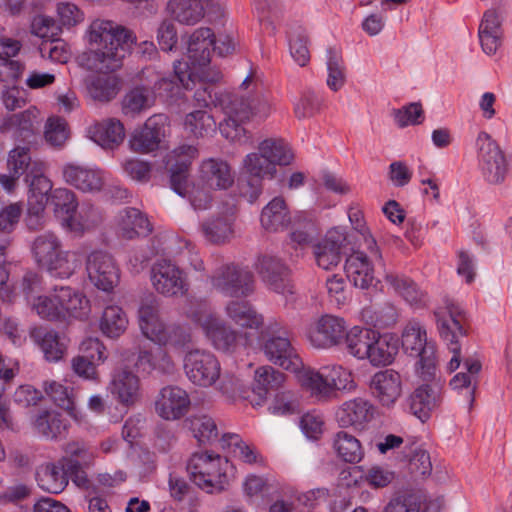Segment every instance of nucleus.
I'll list each match as a JSON object with an SVG mask.
<instances>
[{
    "mask_svg": "<svg viewBox=\"0 0 512 512\" xmlns=\"http://www.w3.org/2000/svg\"><path fill=\"white\" fill-rule=\"evenodd\" d=\"M134 40L130 30L112 21H93L89 41L95 47L88 57L90 68L105 72L120 68Z\"/></svg>",
    "mask_w": 512,
    "mask_h": 512,
    "instance_id": "1",
    "label": "nucleus"
},
{
    "mask_svg": "<svg viewBox=\"0 0 512 512\" xmlns=\"http://www.w3.org/2000/svg\"><path fill=\"white\" fill-rule=\"evenodd\" d=\"M221 109L227 116L225 122L220 124L222 135L233 142L246 144L250 137L241 124L248 121H264L274 110V104L262 93L232 94L222 98Z\"/></svg>",
    "mask_w": 512,
    "mask_h": 512,
    "instance_id": "2",
    "label": "nucleus"
},
{
    "mask_svg": "<svg viewBox=\"0 0 512 512\" xmlns=\"http://www.w3.org/2000/svg\"><path fill=\"white\" fill-rule=\"evenodd\" d=\"M160 301L150 295L142 300L138 310L139 327L142 334L153 343L175 350L192 344L191 328L177 321L166 322L160 315Z\"/></svg>",
    "mask_w": 512,
    "mask_h": 512,
    "instance_id": "3",
    "label": "nucleus"
},
{
    "mask_svg": "<svg viewBox=\"0 0 512 512\" xmlns=\"http://www.w3.org/2000/svg\"><path fill=\"white\" fill-rule=\"evenodd\" d=\"M232 468L227 458L212 451H196L187 461L186 469L191 481L208 492H221L228 484V471Z\"/></svg>",
    "mask_w": 512,
    "mask_h": 512,
    "instance_id": "4",
    "label": "nucleus"
},
{
    "mask_svg": "<svg viewBox=\"0 0 512 512\" xmlns=\"http://www.w3.org/2000/svg\"><path fill=\"white\" fill-rule=\"evenodd\" d=\"M258 341L268 361L286 370L297 372L302 360L290 340V334L280 322L270 319L261 328Z\"/></svg>",
    "mask_w": 512,
    "mask_h": 512,
    "instance_id": "5",
    "label": "nucleus"
},
{
    "mask_svg": "<svg viewBox=\"0 0 512 512\" xmlns=\"http://www.w3.org/2000/svg\"><path fill=\"white\" fill-rule=\"evenodd\" d=\"M434 317L440 337L453 353L448 368L454 371L461 364L459 338L466 333L463 327L464 312L453 299H445L444 306L434 310Z\"/></svg>",
    "mask_w": 512,
    "mask_h": 512,
    "instance_id": "6",
    "label": "nucleus"
},
{
    "mask_svg": "<svg viewBox=\"0 0 512 512\" xmlns=\"http://www.w3.org/2000/svg\"><path fill=\"white\" fill-rule=\"evenodd\" d=\"M276 171L271 160L259 150L247 154L241 163L238 178L239 194L248 202H255L262 193L263 180L265 178L272 179Z\"/></svg>",
    "mask_w": 512,
    "mask_h": 512,
    "instance_id": "7",
    "label": "nucleus"
},
{
    "mask_svg": "<svg viewBox=\"0 0 512 512\" xmlns=\"http://www.w3.org/2000/svg\"><path fill=\"white\" fill-rule=\"evenodd\" d=\"M402 347L411 356L418 357L417 374L423 381H430L436 373L435 346L427 341V334L420 322L407 323L402 333Z\"/></svg>",
    "mask_w": 512,
    "mask_h": 512,
    "instance_id": "8",
    "label": "nucleus"
},
{
    "mask_svg": "<svg viewBox=\"0 0 512 512\" xmlns=\"http://www.w3.org/2000/svg\"><path fill=\"white\" fill-rule=\"evenodd\" d=\"M214 290L231 298H246L255 290L253 273L246 267L234 263L222 264L209 276Z\"/></svg>",
    "mask_w": 512,
    "mask_h": 512,
    "instance_id": "9",
    "label": "nucleus"
},
{
    "mask_svg": "<svg viewBox=\"0 0 512 512\" xmlns=\"http://www.w3.org/2000/svg\"><path fill=\"white\" fill-rule=\"evenodd\" d=\"M475 145L483 179L490 185L503 184L509 172V162L498 143L488 133L480 132Z\"/></svg>",
    "mask_w": 512,
    "mask_h": 512,
    "instance_id": "10",
    "label": "nucleus"
},
{
    "mask_svg": "<svg viewBox=\"0 0 512 512\" xmlns=\"http://www.w3.org/2000/svg\"><path fill=\"white\" fill-rule=\"evenodd\" d=\"M183 370L192 384L208 388L220 378L221 365L212 352L195 348L184 354Z\"/></svg>",
    "mask_w": 512,
    "mask_h": 512,
    "instance_id": "11",
    "label": "nucleus"
},
{
    "mask_svg": "<svg viewBox=\"0 0 512 512\" xmlns=\"http://www.w3.org/2000/svg\"><path fill=\"white\" fill-rule=\"evenodd\" d=\"M150 281L155 291L165 297L184 296L189 290L185 272L167 259L158 260L152 265Z\"/></svg>",
    "mask_w": 512,
    "mask_h": 512,
    "instance_id": "12",
    "label": "nucleus"
},
{
    "mask_svg": "<svg viewBox=\"0 0 512 512\" xmlns=\"http://www.w3.org/2000/svg\"><path fill=\"white\" fill-rule=\"evenodd\" d=\"M186 315L203 328L206 336L217 350L230 352L236 347L237 332L207 311L203 305H198L197 309L187 312Z\"/></svg>",
    "mask_w": 512,
    "mask_h": 512,
    "instance_id": "13",
    "label": "nucleus"
},
{
    "mask_svg": "<svg viewBox=\"0 0 512 512\" xmlns=\"http://www.w3.org/2000/svg\"><path fill=\"white\" fill-rule=\"evenodd\" d=\"M349 245V235L345 229L340 227L330 229L325 237L313 246L317 265L324 270L338 266Z\"/></svg>",
    "mask_w": 512,
    "mask_h": 512,
    "instance_id": "14",
    "label": "nucleus"
},
{
    "mask_svg": "<svg viewBox=\"0 0 512 512\" xmlns=\"http://www.w3.org/2000/svg\"><path fill=\"white\" fill-rule=\"evenodd\" d=\"M347 334L343 318L324 315L308 331L310 344L318 349H329L343 342Z\"/></svg>",
    "mask_w": 512,
    "mask_h": 512,
    "instance_id": "15",
    "label": "nucleus"
},
{
    "mask_svg": "<svg viewBox=\"0 0 512 512\" xmlns=\"http://www.w3.org/2000/svg\"><path fill=\"white\" fill-rule=\"evenodd\" d=\"M191 406L186 390L179 386L168 385L160 389L155 398L156 414L167 421H176L184 417Z\"/></svg>",
    "mask_w": 512,
    "mask_h": 512,
    "instance_id": "16",
    "label": "nucleus"
},
{
    "mask_svg": "<svg viewBox=\"0 0 512 512\" xmlns=\"http://www.w3.org/2000/svg\"><path fill=\"white\" fill-rule=\"evenodd\" d=\"M86 270L91 283L103 291H110L118 282V268L106 252H92L87 258Z\"/></svg>",
    "mask_w": 512,
    "mask_h": 512,
    "instance_id": "17",
    "label": "nucleus"
},
{
    "mask_svg": "<svg viewBox=\"0 0 512 512\" xmlns=\"http://www.w3.org/2000/svg\"><path fill=\"white\" fill-rule=\"evenodd\" d=\"M64 182L85 193L102 190L106 183L103 171L74 163H67L61 168Z\"/></svg>",
    "mask_w": 512,
    "mask_h": 512,
    "instance_id": "18",
    "label": "nucleus"
},
{
    "mask_svg": "<svg viewBox=\"0 0 512 512\" xmlns=\"http://www.w3.org/2000/svg\"><path fill=\"white\" fill-rule=\"evenodd\" d=\"M167 116L155 114L149 117L144 126L133 133L129 141L130 147L137 153H149L159 148L162 138L165 136Z\"/></svg>",
    "mask_w": 512,
    "mask_h": 512,
    "instance_id": "19",
    "label": "nucleus"
},
{
    "mask_svg": "<svg viewBox=\"0 0 512 512\" xmlns=\"http://www.w3.org/2000/svg\"><path fill=\"white\" fill-rule=\"evenodd\" d=\"M256 270L262 281L273 291L279 294L292 293L289 281V268L283 261L272 255H263L258 258Z\"/></svg>",
    "mask_w": 512,
    "mask_h": 512,
    "instance_id": "20",
    "label": "nucleus"
},
{
    "mask_svg": "<svg viewBox=\"0 0 512 512\" xmlns=\"http://www.w3.org/2000/svg\"><path fill=\"white\" fill-rule=\"evenodd\" d=\"M372 396L385 407L393 406L402 394V379L393 369L376 372L369 381Z\"/></svg>",
    "mask_w": 512,
    "mask_h": 512,
    "instance_id": "21",
    "label": "nucleus"
},
{
    "mask_svg": "<svg viewBox=\"0 0 512 512\" xmlns=\"http://www.w3.org/2000/svg\"><path fill=\"white\" fill-rule=\"evenodd\" d=\"M198 179L209 189L227 190L234 183L231 165L222 158L204 159L198 171Z\"/></svg>",
    "mask_w": 512,
    "mask_h": 512,
    "instance_id": "22",
    "label": "nucleus"
},
{
    "mask_svg": "<svg viewBox=\"0 0 512 512\" xmlns=\"http://www.w3.org/2000/svg\"><path fill=\"white\" fill-rule=\"evenodd\" d=\"M434 378L418 386L407 399L410 412L422 422L429 418L440 402V385L433 381Z\"/></svg>",
    "mask_w": 512,
    "mask_h": 512,
    "instance_id": "23",
    "label": "nucleus"
},
{
    "mask_svg": "<svg viewBox=\"0 0 512 512\" xmlns=\"http://www.w3.org/2000/svg\"><path fill=\"white\" fill-rule=\"evenodd\" d=\"M57 304H59L61 321L70 319L83 320L90 313V305L87 297L81 292L69 287H56Z\"/></svg>",
    "mask_w": 512,
    "mask_h": 512,
    "instance_id": "24",
    "label": "nucleus"
},
{
    "mask_svg": "<svg viewBox=\"0 0 512 512\" xmlns=\"http://www.w3.org/2000/svg\"><path fill=\"white\" fill-rule=\"evenodd\" d=\"M175 72L185 89H193L196 87V82L214 86L222 77L221 72L215 67H210L209 64L189 65L181 61H175Z\"/></svg>",
    "mask_w": 512,
    "mask_h": 512,
    "instance_id": "25",
    "label": "nucleus"
},
{
    "mask_svg": "<svg viewBox=\"0 0 512 512\" xmlns=\"http://www.w3.org/2000/svg\"><path fill=\"white\" fill-rule=\"evenodd\" d=\"M234 209L230 207L225 212L213 215L201 223V231L207 242L221 245L229 242L234 234Z\"/></svg>",
    "mask_w": 512,
    "mask_h": 512,
    "instance_id": "26",
    "label": "nucleus"
},
{
    "mask_svg": "<svg viewBox=\"0 0 512 512\" xmlns=\"http://www.w3.org/2000/svg\"><path fill=\"white\" fill-rule=\"evenodd\" d=\"M478 37L483 52L489 56L494 55L502 45V19L496 9L491 8L484 13Z\"/></svg>",
    "mask_w": 512,
    "mask_h": 512,
    "instance_id": "27",
    "label": "nucleus"
},
{
    "mask_svg": "<svg viewBox=\"0 0 512 512\" xmlns=\"http://www.w3.org/2000/svg\"><path fill=\"white\" fill-rule=\"evenodd\" d=\"M373 415L372 404L364 398L344 402L336 411V421L340 427L362 429Z\"/></svg>",
    "mask_w": 512,
    "mask_h": 512,
    "instance_id": "28",
    "label": "nucleus"
},
{
    "mask_svg": "<svg viewBox=\"0 0 512 512\" xmlns=\"http://www.w3.org/2000/svg\"><path fill=\"white\" fill-rule=\"evenodd\" d=\"M345 272L349 281L357 288L368 289L375 283L372 260L364 252L356 251L346 258Z\"/></svg>",
    "mask_w": 512,
    "mask_h": 512,
    "instance_id": "29",
    "label": "nucleus"
},
{
    "mask_svg": "<svg viewBox=\"0 0 512 512\" xmlns=\"http://www.w3.org/2000/svg\"><path fill=\"white\" fill-rule=\"evenodd\" d=\"M65 458L56 462H46L36 469L35 477L38 486L49 493H61L68 485L69 479L65 469Z\"/></svg>",
    "mask_w": 512,
    "mask_h": 512,
    "instance_id": "30",
    "label": "nucleus"
},
{
    "mask_svg": "<svg viewBox=\"0 0 512 512\" xmlns=\"http://www.w3.org/2000/svg\"><path fill=\"white\" fill-rule=\"evenodd\" d=\"M109 388L112 395L122 405L132 406L140 400V380L129 370L116 371L112 376Z\"/></svg>",
    "mask_w": 512,
    "mask_h": 512,
    "instance_id": "31",
    "label": "nucleus"
},
{
    "mask_svg": "<svg viewBox=\"0 0 512 512\" xmlns=\"http://www.w3.org/2000/svg\"><path fill=\"white\" fill-rule=\"evenodd\" d=\"M117 228L125 239L147 236L152 232V224L139 209L126 207L117 214Z\"/></svg>",
    "mask_w": 512,
    "mask_h": 512,
    "instance_id": "32",
    "label": "nucleus"
},
{
    "mask_svg": "<svg viewBox=\"0 0 512 512\" xmlns=\"http://www.w3.org/2000/svg\"><path fill=\"white\" fill-rule=\"evenodd\" d=\"M385 282L407 303L416 308H423L428 303V295L411 278L396 272H386Z\"/></svg>",
    "mask_w": 512,
    "mask_h": 512,
    "instance_id": "33",
    "label": "nucleus"
},
{
    "mask_svg": "<svg viewBox=\"0 0 512 512\" xmlns=\"http://www.w3.org/2000/svg\"><path fill=\"white\" fill-rule=\"evenodd\" d=\"M215 34L209 27L196 29L187 40V57L189 65L209 64Z\"/></svg>",
    "mask_w": 512,
    "mask_h": 512,
    "instance_id": "34",
    "label": "nucleus"
},
{
    "mask_svg": "<svg viewBox=\"0 0 512 512\" xmlns=\"http://www.w3.org/2000/svg\"><path fill=\"white\" fill-rule=\"evenodd\" d=\"M90 138L103 148L113 149L119 146L125 137L123 124L117 119H106L89 128Z\"/></svg>",
    "mask_w": 512,
    "mask_h": 512,
    "instance_id": "35",
    "label": "nucleus"
},
{
    "mask_svg": "<svg viewBox=\"0 0 512 512\" xmlns=\"http://www.w3.org/2000/svg\"><path fill=\"white\" fill-rule=\"evenodd\" d=\"M262 227L269 232L283 231L291 224V216L282 197L273 198L263 209L260 217Z\"/></svg>",
    "mask_w": 512,
    "mask_h": 512,
    "instance_id": "36",
    "label": "nucleus"
},
{
    "mask_svg": "<svg viewBox=\"0 0 512 512\" xmlns=\"http://www.w3.org/2000/svg\"><path fill=\"white\" fill-rule=\"evenodd\" d=\"M297 372L301 386L309 391L312 397L318 401H329L335 398L323 368L315 370L302 366Z\"/></svg>",
    "mask_w": 512,
    "mask_h": 512,
    "instance_id": "37",
    "label": "nucleus"
},
{
    "mask_svg": "<svg viewBox=\"0 0 512 512\" xmlns=\"http://www.w3.org/2000/svg\"><path fill=\"white\" fill-rule=\"evenodd\" d=\"M38 110L31 107L23 112L11 115L7 119V125L14 137L26 144H32L36 139V120Z\"/></svg>",
    "mask_w": 512,
    "mask_h": 512,
    "instance_id": "38",
    "label": "nucleus"
},
{
    "mask_svg": "<svg viewBox=\"0 0 512 512\" xmlns=\"http://www.w3.org/2000/svg\"><path fill=\"white\" fill-rule=\"evenodd\" d=\"M369 350L365 359L373 366L389 365L398 353V340L391 335L376 332Z\"/></svg>",
    "mask_w": 512,
    "mask_h": 512,
    "instance_id": "39",
    "label": "nucleus"
},
{
    "mask_svg": "<svg viewBox=\"0 0 512 512\" xmlns=\"http://www.w3.org/2000/svg\"><path fill=\"white\" fill-rule=\"evenodd\" d=\"M30 337L41 348L46 360L56 362L63 357L66 347L55 331L34 327L30 331Z\"/></svg>",
    "mask_w": 512,
    "mask_h": 512,
    "instance_id": "40",
    "label": "nucleus"
},
{
    "mask_svg": "<svg viewBox=\"0 0 512 512\" xmlns=\"http://www.w3.org/2000/svg\"><path fill=\"white\" fill-rule=\"evenodd\" d=\"M85 83L88 95L98 102L113 100L120 90L118 78L110 74L90 76Z\"/></svg>",
    "mask_w": 512,
    "mask_h": 512,
    "instance_id": "41",
    "label": "nucleus"
},
{
    "mask_svg": "<svg viewBox=\"0 0 512 512\" xmlns=\"http://www.w3.org/2000/svg\"><path fill=\"white\" fill-rule=\"evenodd\" d=\"M225 311L227 316L241 327L259 329L265 325L263 316L246 301L231 300L227 303Z\"/></svg>",
    "mask_w": 512,
    "mask_h": 512,
    "instance_id": "42",
    "label": "nucleus"
},
{
    "mask_svg": "<svg viewBox=\"0 0 512 512\" xmlns=\"http://www.w3.org/2000/svg\"><path fill=\"white\" fill-rule=\"evenodd\" d=\"M286 381V375L271 366H261L255 370L253 392L265 399L270 391L281 389Z\"/></svg>",
    "mask_w": 512,
    "mask_h": 512,
    "instance_id": "43",
    "label": "nucleus"
},
{
    "mask_svg": "<svg viewBox=\"0 0 512 512\" xmlns=\"http://www.w3.org/2000/svg\"><path fill=\"white\" fill-rule=\"evenodd\" d=\"M185 424L199 444L211 445L218 440L216 422L209 415L194 414L185 420Z\"/></svg>",
    "mask_w": 512,
    "mask_h": 512,
    "instance_id": "44",
    "label": "nucleus"
},
{
    "mask_svg": "<svg viewBox=\"0 0 512 512\" xmlns=\"http://www.w3.org/2000/svg\"><path fill=\"white\" fill-rule=\"evenodd\" d=\"M463 366L467 372L456 374L450 381L453 389L467 388L470 398V406L474 401V393L478 384V375L482 369L481 360L477 356L464 358Z\"/></svg>",
    "mask_w": 512,
    "mask_h": 512,
    "instance_id": "45",
    "label": "nucleus"
},
{
    "mask_svg": "<svg viewBox=\"0 0 512 512\" xmlns=\"http://www.w3.org/2000/svg\"><path fill=\"white\" fill-rule=\"evenodd\" d=\"M137 365L144 370H157L162 374L171 375L176 371V364L170 353L162 346L155 351L139 352Z\"/></svg>",
    "mask_w": 512,
    "mask_h": 512,
    "instance_id": "46",
    "label": "nucleus"
},
{
    "mask_svg": "<svg viewBox=\"0 0 512 512\" xmlns=\"http://www.w3.org/2000/svg\"><path fill=\"white\" fill-rule=\"evenodd\" d=\"M31 174H26L25 181L29 186L27 201L47 204L52 192V182L44 175V164H34Z\"/></svg>",
    "mask_w": 512,
    "mask_h": 512,
    "instance_id": "47",
    "label": "nucleus"
},
{
    "mask_svg": "<svg viewBox=\"0 0 512 512\" xmlns=\"http://www.w3.org/2000/svg\"><path fill=\"white\" fill-rule=\"evenodd\" d=\"M184 129L192 137L205 138L216 131V121L207 110L197 109L185 116Z\"/></svg>",
    "mask_w": 512,
    "mask_h": 512,
    "instance_id": "48",
    "label": "nucleus"
},
{
    "mask_svg": "<svg viewBox=\"0 0 512 512\" xmlns=\"http://www.w3.org/2000/svg\"><path fill=\"white\" fill-rule=\"evenodd\" d=\"M169 9L181 24L195 25L204 17L202 0H170Z\"/></svg>",
    "mask_w": 512,
    "mask_h": 512,
    "instance_id": "49",
    "label": "nucleus"
},
{
    "mask_svg": "<svg viewBox=\"0 0 512 512\" xmlns=\"http://www.w3.org/2000/svg\"><path fill=\"white\" fill-rule=\"evenodd\" d=\"M78 266L79 263L75 253L62 249L41 268L45 269L51 277L68 279L75 273Z\"/></svg>",
    "mask_w": 512,
    "mask_h": 512,
    "instance_id": "50",
    "label": "nucleus"
},
{
    "mask_svg": "<svg viewBox=\"0 0 512 512\" xmlns=\"http://www.w3.org/2000/svg\"><path fill=\"white\" fill-rule=\"evenodd\" d=\"M328 88L334 92L339 91L346 83V66L340 51L335 48L327 49L326 53Z\"/></svg>",
    "mask_w": 512,
    "mask_h": 512,
    "instance_id": "51",
    "label": "nucleus"
},
{
    "mask_svg": "<svg viewBox=\"0 0 512 512\" xmlns=\"http://www.w3.org/2000/svg\"><path fill=\"white\" fill-rule=\"evenodd\" d=\"M61 250L62 243L53 232L38 235L31 246L32 255L40 267Z\"/></svg>",
    "mask_w": 512,
    "mask_h": 512,
    "instance_id": "52",
    "label": "nucleus"
},
{
    "mask_svg": "<svg viewBox=\"0 0 512 512\" xmlns=\"http://www.w3.org/2000/svg\"><path fill=\"white\" fill-rule=\"evenodd\" d=\"M376 331L360 328L358 326L350 329L345 337L348 352L358 359H365L370 351V345L375 337Z\"/></svg>",
    "mask_w": 512,
    "mask_h": 512,
    "instance_id": "53",
    "label": "nucleus"
},
{
    "mask_svg": "<svg viewBox=\"0 0 512 512\" xmlns=\"http://www.w3.org/2000/svg\"><path fill=\"white\" fill-rule=\"evenodd\" d=\"M333 446L338 457L348 463H357L364 456L360 441L345 431H340L335 435Z\"/></svg>",
    "mask_w": 512,
    "mask_h": 512,
    "instance_id": "54",
    "label": "nucleus"
},
{
    "mask_svg": "<svg viewBox=\"0 0 512 512\" xmlns=\"http://www.w3.org/2000/svg\"><path fill=\"white\" fill-rule=\"evenodd\" d=\"M222 448H229L234 456L247 464L261 462L262 458L257 450L244 442L238 434L227 433L220 438Z\"/></svg>",
    "mask_w": 512,
    "mask_h": 512,
    "instance_id": "55",
    "label": "nucleus"
},
{
    "mask_svg": "<svg viewBox=\"0 0 512 512\" xmlns=\"http://www.w3.org/2000/svg\"><path fill=\"white\" fill-rule=\"evenodd\" d=\"M128 320L119 306H107L102 314L100 329L107 337H119L126 330Z\"/></svg>",
    "mask_w": 512,
    "mask_h": 512,
    "instance_id": "56",
    "label": "nucleus"
},
{
    "mask_svg": "<svg viewBox=\"0 0 512 512\" xmlns=\"http://www.w3.org/2000/svg\"><path fill=\"white\" fill-rule=\"evenodd\" d=\"M317 236L314 221L304 215H297L294 219L289 238L295 247L304 248L310 245Z\"/></svg>",
    "mask_w": 512,
    "mask_h": 512,
    "instance_id": "57",
    "label": "nucleus"
},
{
    "mask_svg": "<svg viewBox=\"0 0 512 512\" xmlns=\"http://www.w3.org/2000/svg\"><path fill=\"white\" fill-rule=\"evenodd\" d=\"M258 149L276 165H289L293 160V153L282 139L269 138L259 143Z\"/></svg>",
    "mask_w": 512,
    "mask_h": 512,
    "instance_id": "58",
    "label": "nucleus"
},
{
    "mask_svg": "<svg viewBox=\"0 0 512 512\" xmlns=\"http://www.w3.org/2000/svg\"><path fill=\"white\" fill-rule=\"evenodd\" d=\"M80 217L81 219H78L75 213H73L66 215L64 218L66 228L76 235L84 234L85 231L98 224L101 220L98 210L93 205H88L87 211H84V208H82Z\"/></svg>",
    "mask_w": 512,
    "mask_h": 512,
    "instance_id": "59",
    "label": "nucleus"
},
{
    "mask_svg": "<svg viewBox=\"0 0 512 512\" xmlns=\"http://www.w3.org/2000/svg\"><path fill=\"white\" fill-rule=\"evenodd\" d=\"M69 138L68 123L65 119L49 117L44 130L45 141L54 148H62Z\"/></svg>",
    "mask_w": 512,
    "mask_h": 512,
    "instance_id": "60",
    "label": "nucleus"
},
{
    "mask_svg": "<svg viewBox=\"0 0 512 512\" xmlns=\"http://www.w3.org/2000/svg\"><path fill=\"white\" fill-rule=\"evenodd\" d=\"M198 156V149L193 145H180L166 155L167 169L189 171L192 161Z\"/></svg>",
    "mask_w": 512,
    "mask_h": 512,
    "instance_id": "61",
    "label": "nucleus"
},
{
    "mask_svg": "<svg viewBox=\"0 0 512 512\" xmlns=\"http://www.w3.org/2000/svg\"><path fill=\"white\" fill-rule=\"evenodd\" d=\"M322 368L335 397L338 391H351L355 388L352 374L342 366L333 365Z\"/></svg>",
    "mask_w": 512,
    "mask_h": 512,
    "instance_id": "62",
    "label": "nucleus"
},
{
    "mask_svg": "<svg viewBox=\"0 0 512 512\" xmlns=\"http://www.w3.org/2000/svg\"><path fill=\"white\" fill-rule=\"evenodd\" d=\"M34 164L43 163L32 161L28 147L17 146L9 153L7 160L9 172H14L16 175H22L25 172L31 174Z\"/></svg>",
    "mask_w": 512,
    "mask_h": 512,
    "instance_id": "63",
    "label": "nucleus"
},
{
    "mask_svg": "<svg viewBox=\"0 0 512 512\" xmlns=\"http://www.w3.org/2000/svg\"><path fill=\"white\" fill-rule=\"evenodd\" d=\"M57 299L56 287L47 295L38 296L33 302V309L43 319L61 321V314Z\"/></svg>",
    "mask_w": 512,
    "mask_h": 512,
    "instance_id": "64",
    "label": "nucleus"
}]
</instances>
